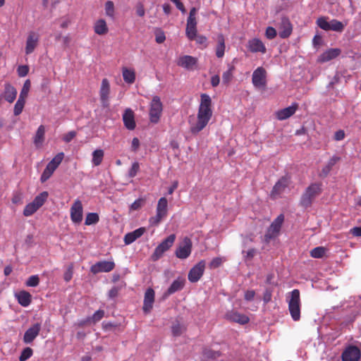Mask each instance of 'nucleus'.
<instances>
[{"instance_id":"nucleus-1","label":"nucleus","mask_w":361,"mask_h":361,"mask_svg":"<svg viewBox=\"0 0 361 361\" xmlns=\"http://www.w3.org/2000/svg\"><path fill=\"white\" fill-rule=\"evenodd\" d=\"M212 114L211 97L207 94H202L197 117H189L190 133L197 135L202 131L209 122Z\"/></svg>"},{"instance_id":"nucleus-2","label":"nucleus","mask_w":361,"mask_h":361,"mask_svg":"<svg viewBox=\"0 0 361 361\" xmlns=\"http://www.w3.org/2000/svg\"><path fill=\"white\" fill-rule=\"evenodd\" d=\"M322 192V183L320 182L312 183L302 193L300 204L305 208L310 207L314 199Z\"/></svg>"},{"instance_id":"nucleus-3","label":"nucleus","mask_w":361,"mask_h":361,"mask_svg":"<svg viewBox=\"0 0 361 361\" xmlns=\"http://www.w3.org/2000/svg\"><path fill=\"white\" fill-rule=\"evenodd\" d=\"M290 298L287 300L288 310L293 321L300 319V293L298 289H294L290 293Z\"/></svg>"},{"instance_id":"nucleus-4","label":"nucleus","mask_w":361,"mask_h":361,"mask_svg":"<svg viewBox=\"0 0 361 361\" xmlns=\"http://www.w3.org/2000/svg\"><path fill=\"white\" fill-rule=\"evenodd\" d=\"M163 111V104L160 97H153L149 105V121L151 123H157L161 118Z\"/></svg>"},{"instance_id":"nucleus-5","label":"nucleus","mask_w":361,"mask_h":361,"mask_svg":"<svg viewBox=\"0 0 361 361\" xmlns=\"http://www.w3.org/2000/svg\"><path fill=\"white\" fill-rule=\"evenodd\" d=\"M284 221V215H279L268 228L264 235V241L269 243L271 240L275 238L280 233L282 224Z\"/></svg>"},{"instance_id":"nucleus-6","label":"nucleus","mask_w":361,"mask_h":361,"mask_svg":"<svg viewBox=\"0 0 361 361\" xmlns=\"http://www.w3.org/2000/svg\"><path fill=\"white\" fill-rule=\"evenodd\" d=\"M168 201L166 197H161L157 203V214L149 219V224L152 226H157L160 221L166 216L168 212Z\"/></svg>"},{"instance_id":"nucleus-7","label":"nucleus","mask_w":361,"mask_h":361,"mask_svg":"<svg viewBox=\"0 0 361 361\" xmlns=\"http://www.w3.org/2000/svg\"><path fill=\"white\" fill-rule=\"evenodd\" d=\"M176 235L171 234L166 238H165L154 250V253L152 255L153 261H157L160 259L164 253L169 250L173 245L176 240Z\"/></svg>"},{"instance_id":"nucleus-8","label":"nucleus","mask_w":361,"mask_h":361,"mask_svg":"<svg viewBox=\"0 0 361 361\" xmlns=\"http://www.w3.org/2000/svg\"><path fill=\"white\" fill-rule=\"evenodd\" d=\"M192 243L190 238L185 237L175 251V255L180 259H187L191 254Z\"/></svg>"},{"instance_id":"nucleus-9","label":"nucleus","mask_w":361,"mask_h":361,"mask_svg":"<svg viewBox=\"0 0 361 361\" xmlns=\"http://www.w3.org/2000/svg\"><path fill=\"white\" fill-rule=\"evenodd\" d=\"M70 216L72 222L80 224L82 221L83 207L80 200H75L70 209Z\"/></svg>"},{"instance_id":"nucleus-10","label":"nucleus","mask_w":361,"mask_h":361,"mask_svg":"<svg viewBox=\"0 0 361 361\" xmlns=\"http://www.w3.org/2000/svg\"><path fill=\"white\" fill-rule=\"evenodd\" d=\"M206 267V262L200 260L189 271L188 278L190 282L196 283L202 276Z\"/></svg>"},{"instance_id":"nucleus-11","label":"nucleus","mask_w":361,"mask_h":361,"mask_svg":"<svg viewBox=\"0 0 361 361\" xmlns=\"http://www.w3.org/2000/svg\"><path fill=\"white\" fill-rule=\"evenodd\" d=\"M267 72L263 67H258L252 73V82L257 88H264L267 85Z\"/></svg>"},{"instance_id":"nucleus-12","label":"nucleus","mask_w":361,"mask_h":361,"mask_svg":"<svg viewBox=\"0 0 361 361\" xmlns=\"http://www.w3.org/2000/svg\"><path fill=\"white\" fill-rule=\"evenodd\" d=\"M110 83L106 78L102 80L99 89V97L102 106L104 108L109 106Z\"/></svg>"},{"instance_id":"nucleus-13","label":"nucleus","mask_w":361,"mask_h":361,"mask_svg":"<svg viewBox=\"0 0 361 361\" xmlns=\"http://www.w3.org/2000/svg\"><path fill=\"white\" fill-rule=\"evenodd\" d=\"M115 268V263L113 261H99L92 265L90 271L93 274L100 272H109Z\"/></svg>"},{"instance_id":"nucleus-14","label":"nucleus","mask_w":361,"mask_h":361,"mask_svg":"<svg viewBox=\"0 0 361 361\" xmlns=\"http://www.w3.org/2000/svg\"><path fill=\"white\" fill-rule=\"evenodd\" d=\"M279 35L282 39L288 38L293 32V26L290 20L286 17L281 18V22L278 27Z\"/></svg>"},{"instance_id":"nucleus-15","label":"nucleus","mask_w":361,"mask_h":361,"mask_svg":"<svg viewBox=\"0 0 361 361\" xmlns=\"http://www.w3.org/2000/svg\"><path fill=\"white\" fill-rule=\"evenodd\" d=\"M343 361H358L360 358V350L354 345L348 347L342 353Z\"/></svg>"},{"instance_id":"nucleus-16","label":"nucleus","mask_w":361,"mask_h":361,"mask_svg":"<svg viewBox=\"0 0 361 361\" xmlns=\"http://www.w3.org/2000/svg\"><path fill=\"white\" fill-rule=\"evenodd\" d=\"M289 178L286 176L281 177L274 185L271 191V197L276 198L284 192L285 189L289 185Z\"/></svg>"},{"instance_id":"nucleus-17","label":"nucleus","mask_w":361,"mask_h":361,"mask_svg":"<svg viewBox=\"0 0 361 361\" xmlns=\"http://www.w3.org/2000/svg\"><path fill=\"white\" fill-rule=\"evenodd\" d=\"M197 63V59L189 55L180 56L176 61V64L178 66L184 68L187 70L195 69Z\"/></svg>"},{"instance_id":"nucleus-18","label":"nucleus","mask_w":361,"mask_h":361,"mask_svg":"<svg viewBox=\"0 0 361 361\" xmlns=\"http://www.w3.org/2000/svg\"><path fill=\"white\" fill-rule=\"evenodd\" d=\"M39 35L37 32L31 31L28 33L26 40L25 54H32L38 44Z\"/></svg>"},{"instance_id":"nucleus-19","label":"nucleus","mask_w":361,"mask_h":361,"mask_svg":"<svg viewBox=\"0 0 361 361\" xmlns=\"http://www.w3.org/2000/svg\"><path fill=\"white\" fill-rule=\"evenodd\" d=\"M41 330V324L36 323L32 325L24 334L23 342L25 343H32L35 338L39 335Z\"/></svg>"},{"instance_id":"nucleus-20","label":"nucleus","mask_w":361,"mask_h":361,"mask_svg":"<svg viewBox=\"0 0 361 361\" xmlns=\"http://www.w3.org/2000/svg\"><path fill=\"white\" fill-rule=\"evenodd\" d=\"M154 290L149 288L145 293L144 302L142 310L145 313H148L151 311L153 307V304L154 302Z\"/></svg>"},{"instance_id":"nucleus-21","label":"nucleus","mask_w":361,"mask_h":361,"mask_svg":"<svg viewBox=\"0 0 361 361\" xmlns=\"http://www.w3.org/2000/svg\"><path fill=\"white\" fill-rule=\"evenodd\" d=\"M298 108L297 103H293L291 106L276 111V118L279 121L286 120L293 116Z\"/></svg>"},{"instance_id":"nucleus-22","label":"nucleus","mask_w":361,"mask_h":361,"mask_svg":"<svg viewBox=\"0 0 361 361\" xmlns=\"http://www.w3.org/2000/svg\"><path fill=\"white\" fill-rule=\"evenodd\" d=\"M226 318L231 322H236L240 324H246L250 321L249 317L245 314L234 311L228 312L226 314Z\"/></svg>"},{"instance_id":"nucleus-23","label":"nucleus","mask_w":361,"mask_h":361,"mask_svg":"<svg viewBox=\"0 0 361 361\" xmlns=\"http://www.w3.org/2000/svg\"><path fill=\"white\" fill-rule=\"evenodd\" d=\"M341 54V49L338 48H332L326 50L319 57L318 61L321 63H325L337 58Z\"/></svg>"},{"instance_id":"nucleus-24","label":"nucleus","mask_w":361,"mask_h":361,"mask_svg":"<svg viewBox=\"0 0 361 361\" xmlns=\"http://www.w3.org/2000/svg\"><path fill=\"white\" fill-rule=\"evenodd\" d=\"M248 49L252 53L260 52L265 54L267 49L264 43L258 38H254L248 41Z\"/></svg>"},{"instance_id":"nucleus-25","label":"nucleus","mask_w":361,"mask_h":361,"mask_svg":"<svg viewBox=\"0 0 361 361\" xmlns=\"http://www.w3.org/2000/svg\"><path fill=\"white\" fill-rule=\"evenodd\" d=\"M123 121L125 127L133 130L135 128L136 124L135 121L134 112L130 109H126L123 115Z\"/></svg>"},{"instance_id":"nucleus-26","label":"nucleus","mask_w":361,"mask_h":361,"mask_svg":"<svg viewBox=\"0 0 361 361\" xmlns=\"http://www.w3.org/2000/svg\"><path fill=\"white\" fill-rule=\"evenodd\" d=\"M146 231L145 227H140L132 232L128 233L124 235L123 241L126 245H130L140 238Z\"/></svg>"},{"instance_id":"nucleus-27","label":"nucleus","mask_w":361,"mask_h":361,"mask_svg":"<svg viewBox=\"0 0 361 361\" xmlns=\"http://www.w3.org/2000/svg\"><path fill=\"white\" fill-rule=\"evenodd\" d=\"M185 283V279L183 277H178L171 283V285L167 289L166 292L164 293V296L167 297L177 291L181 290L183 288Z\"/></svg>"},{"instance_id":"nucleus-28","label":"nucleus","mask_w":361,"mask_h":361,"mask_svg":"<svg viewBox=\"0 0 361 361\" xmlns=\"http://www.w3.org/2000/svg\"><path fill=\"white\" fill-rule=\"evenodd\" d=\"M17 96L16 89L9 82H6L4 85V92L3 97L9 103H13Z\"/></svg>"},{"instance_id":"nucleus-29","label":"nucleus","mask_w":361,"mask_h":361,"mask_svg":"<svg viewBox=\"0 0 361 361\" xmlns=\"http://www.w3.org/2000/svg\"><path fill=\"white\" fill-rule=\"evenodd\" d=\"M196 19H188L186 25V35L190 40H194L197 34Z\"/></svg>"},{"instance_id":"nucleus-30","label":"nucleus","mask_w":361,"mask_h":361,"mask_svg":"<svg viewBox=\"0 0 361 361\" xmlns=\"http://www.w3.org/2000/svg\"><path fill=\"white\" fill-rule=\"evenodd\" d=\"M226 45L225 39L222 34L217 36V44L216 47V56L218 58H222L224 56Z\"/></svg>"},{"instance_id":"nucleus-31","label":"nucleus","mask_w":361,"mask_h":361,"mask_svg":"<svg viewBox=\"0 0 361 361\" xmlns=\"http://www.w3.org/2000/svg\"><path fill=\"white\" fill-rule=\"evenodd\" d=\"M340 160V157L337 156H333L327 162L326 166L323 167L321 171V176L326 177L331 171L333 166Z\"/></svg>"},{"instance_id":"nucleus-32","label":"nucleus","mask_w":361,"mask_h":361,"mask_svg":"<svg viewBox=\"0 0 361 361\" xmlns=\"http://www.w3.org/2000/svg\"><path fill=\"white\" fill-rule=\"evenodd\" d=\"M94 30L96 34L99 35H103L108 32L109 29L106 25V23L103 19H99L96 21L94 26Z\"/></svg>"},{"instance_id":"nucleus-33","label":"nucleus","mask_w":361,"mask_h":361,"mask_svg":"<svg viewBox=\"0 0 361 361\" xmlns=\"http://www.w3.org/2000/svg\"><path fill=\"white\" fill-rule=\"evenodd\" d=\"M45 128L41 125L38 127L35 136L34 137V143L37 147H41L44 140Z\"/></svg>"},{"instance_id":"nucleus-34","label":"nucleus","mask_w":361,"mask_h":361,"mask_svg":"<svg viewBox=\"0 0 361 361\" xmlns=\"http://www.w3.org/2000/svg\"><path fill=\"white\" fill-rule=\"evenodd\" d=\"M18 301L23 307L28 306L31 302L32 296L27 291L22 290L17 295Z\"/></svg>"},{"instance_id":"nucleus-35","label":"nucleus","mask_w":361,"mask_h":361,"mask_svg":"<svg viewBox=\"0 0 361 361\" xmlns=\"http://www.w3.org/2000/svg\"><path fill=\"white\" fill-rule=\"evenodd\" d=\"M104 156V152L102 149H95L92 152V164L94 166H99L103 161Z\"/></svg>"},{"instance_id":"nucleus-36","label":"nucleus","mask_w":361,"mask_h":361,"mask_svg":"<svg viewBox=\"0 0 361 361\" xmlns=\"http://www.w3.org/2000/svg\"><path fill=\"white\" fill-rule=\"evenodd\" d=\"M123 78L126 82L132 84L135 80V73L133 70L123 68L122 71Z\"/></svg>"},{"instance_id":"nucleus-37","label":"nucleus","mask_w":361,"mask_h":361,"mask_svg":"<svg viewBox=\"0 0 361 361\" xmlns=\"http://www.w3.org/2000/svg\"><path fill=\"white\" fill-rule=\"evenodd\" d=\"M48 192L46 191H44L37 195L35 199L32 201V203L39 209L46 202L47 197H48Z\"/></svg>"},{"instance_id":"nucleus-38","label":"nucleus","mask_w":361,"mask_h":361,"mask_svg":"<svg viewBox=\"0 0 361 361\" xmlns=\"http://www.w3.org/2000/svg\"><path fill=\"white\" fill-rule=\"evenodd\" d=\"M234 70V66H228V69L226 71H225L222 75V81L224 84L228 85L231 82L233 77V75Z\"/></svg>"},{"instance_id":"nucleus-39","label":"nucleus","mask_w":361,"mask_h":361,"mask_svg":"<svg viewBox=\"0 0 361 361\" xmlns=\"http://www.w3.org/2000/svg\"><path fill=\"white\" fill-rule=\"evenodd\" d=\"M99 221V216L97 213L90 212L87 213L85 220V224L86 226H90L96 224Z\"/></svg>"},{"instance_id":"nucleus-40","label":"nucleus","mask_w":361,"mask_h":361,"mask_svg":"<svg viewBox=\"0 0 361 361\" xmlns=\"http://www.w3.org/2000/svg\"><path fill=\"white\" fill-rule=\"evenodd\" d=\"M105 13L107 16L111 18H114L115 16V8L114 4L112 1H107L104 5Z\"/></svg>"},{"instance_id":"nucleus-41","label":"nucleus","mask_w":361,"mask_h":361,"mask_svg":"<svg viewBox=\"0 0 361 361\" xmlns=\"http://www.w3.org/2000/svg\"><path fill=\"white\" fill-rule=\"evenodd\" d=\"M344 25L338 20L333 19L330 21L329 30L341 32L344 29Z\"/></svg>"},{"instance_id":"nucleus-42","label":"nucleus","mask_w":361,"mask_h":361,"mask_svg":"<svg viewBox=\"0 0 361 361\" xmlns=\"http://www.w3.org/2000/svg\"><path fill=\"white\" fill-rule=\"evenodd\" d=\"M30 87H31L30 80L29 79H27L25 81V82L23 84V88L20 91L18 98L25 100L28 95V92L30 90Z\"/></svg>"},{"instance_id":"nucleus-43","label":"nucleus","mask_w":361,"mask_h":361,"mask_svg":"<svg viewBox=\"0 0 361 361\" xmlns=\"http://www.w3.org/2000/svg\"><path fill=\"white\" fill-rule=\"evenodd\" d=\"M326 248L324 247H317L310 251V256L313 258H322L326 252Z\"/></svg>"},{"instance_id":"nucleus-44","label":"nucleus","mask_w":361,"mask_h":361,"mask_svg":"<svg viewBox=\"0 0 361 361\" xmlns=\"http://www.w3.org/2000/svg\"><path fill=\"white\" fill-rule=\"evenodd\" d=\"M54 171H55V170L53 168H51L49 165H47L46 168L44 169V170L41 176V178H40L41 182L42 183L46 182L52 176V174L54 173Z\"/></svg>"},{"instance_id":"nucleus-45","label":"nucleus","mask_w":361,"mask_h":361,"mask_svg":"<svg viewBox=\"0 0 361 361\" xmlns=\"http://www.w3.org/2000/svg\"><path fill=\"white\" fill-rule=\"evenodd\" d=\"M38 207L35 206L32 202L27 204L23 210V215L25 216H32L35 212H36L38 210Z\"/></svg>"},{"instance_id":"nucleus-46","label":"nucleus","mask_w":361,"mask_h":361,"mask_svg":"<svg viewBox=\"0 0 361 361\" xmlns=\"http://www.w3.org/2000/svg\"><path fill=\"white\" fill-rule=\"evenodd\" d=\"M185 328L179 323L173 324L171 326V332L173 336H180L185 331Z\"/></svg>"},{"instance_id":"nucleus-47","label":"nucleus","mask_w":361,"mask_h":361,"mask_svg":"<svg viewBox=\"0 0 361 361\" xmlns=\"http://www.w3.org/2000/svg\"><path fill=\"white\" fill-rule=\"evenodd\" d=\"M25 100L20 99V98L18 99V100L14 106V109H13V113H14L15 116H18L22 113L24 106H25Z\"/></svg>"},{"instance_id":"nucleus-48","label":"nucleus","mask_w":361,"mask_h":361,"mask_svg":"<svg viewBox=\"0 0 361 361\" xmlns=\"http://www.w3.org/2000/svg\"><path fill=\"white\" fill-rule=\"evenodd\" d=\"M317 24L321 29L326 30V31L329 30L330 22L327 21L326 18H325V17L319 18L317 20Z\"/></svg>"},{"instance_id":"nucleus-49","label":"nucleus","mask_w":361,"mask_h":361,"mask_svg":"<svg viewBox=\"0 0 361 361\" xmlns=\"http://www.w3.org/2000/svg\"><path fill=\"white\" fill-rule=\"evenodd\" d=\"M33 353V350L31 348L27 347L24 348L19 357L20 361H26L29 359Z\"/></svg>"},{"instance_id":"nucleus-50","label":"nucleus","mask_w":361,"mask_h":361,"mask_svg":"<svg viewBox=\"0 0 361 361\" xmlns=\"http://www.w3.org/2000/svg\"><path fill=\"white\" fill-rule=\"evenodd\" d=\"M140 171V164L137 161L133 163L131 168L128 171V176L134 178Z\"/></svg>"},{"instance_id":"nucleus-51","label":"nucleus","mask_w":361,"mask_h":361,"mask_svg":"<svg viewBox=\"0 0 361 361\" xmlns=\"http://www.w3.org/2000/svg\"><path fill=\"white\" fill-rule=\"evenodd\" d=\"M39 283V279L38 276L33 275L28 278L27 281H26V286L30 287H36L38 286Z\"/></svg>"},{"instance_id":"nucleus-52","label":"nucleus","mask_w":361,"mask_h":361,"mask_svg":"<svg viewBox=\"0 0 361 361\" xmlns=\"http://www.w3.org/2000/svg\"><path fill=\"white\" fill-rule=\"evenodd\" d=\"M29 66L27 65L19 66L17 68V73L19 77L23 78L26 76L29 73Z\"/></svg>"},{"instance_id":"nucleus-53","label":"nucleus","mask_w":361,"mask_h":361,"mask_svg":"<svg viewBox=\"0 0 361 361\" xmlns=\"http://www.w3.org/2000/svg\"><path fill=\"white\" fill-rule=\"evenodd\" d=\"M203 355L207 358L215 359L220 356V353L218 351H214L211 349H204Z\"/></svg>"},{"instance_id":"nucleus-54","label":"nucleus","mask_w":361,"mask_h":361,"mask_svg":"<svg viewBox=\"0 0 361 361\" xmlns=\"http://www.w3.org/2000/svg\"><path fill=\"white\" fill-rule=\"evenodd\" d=\"M104 317V311L102 310H99L96 311L92 317H91V320L93 323L98 322Z\"/></svg>"},{"instance_id":"nucleus-55","label":"nucleus","mask_w":361,"mask_h":361,"mask_svg":"<svg viewBox=\"0 0 361 361\" xmlns=\"http://www.w3.org/2000/svg\"><path fill=\"white\" fill-rule=\"evenodd\" d=\"M73 274V264H71L68 268L66 272L63 275V279L66 282H68L71 280Z\"/></svg>"},{"instance_id":"nucleus-56","label":"nucleus","mask_w":361,"mask_h":361,"mask_svg":"<svg viewBox=\"0 0 361 361\" xmlns=\"http://www.w3.org/2000/svg\"><path fill=\"white\" fill-rule=\"evenodd\" d=\"M277 35L276 30L273 27H267L265 31V36L269 39H272Z\"/></svg>"},{"instance_id":"nucleus-57","label":"nucleus","mask_w":361,"mask_h":361,"mask_svg":"<svg viewBox=\"0 0 361 361\" xmlns=\"http://www.w3.org/2000/svg\"><path fill=\"white\" fill-rule=\"evenodd\" d=\"M222 262L221 257H215L210 262L209 267L210 269H216L221 265Z\"/></svg>"},{"instance_id":"nucleus-58","label":"nucleus","mask_w":361,"mask_h":361,"mask_svg":"<svg viewBox=\"0 0 361 361\" xmlns=\"http://www.w3.org/2000/svg\"><path fill=\"white\" fill-rule=\"evenodd\" d=\"M76 136V132L74 130L70 131L63 135V140L65 142H70Z\"/></svg>"},{"instance_id":"nucleus-59","label":"nucleus","mask_w":361,"mask_h":361,"mask_svg":"<svg viewBox=\"0 0 361 361\" xmlns=\"http://www.w3.org/2000/svg\"><path fill=\"white\" fill-rule=\"evenodd\" d=\"M143 204L142 199H137L133 203L131 204L130 208L131 210L135 211L140 209Z\"/></svg>"},{"instance_id":"nucleus-60","label":"nucleus","mask_w":361,"mask_h":361,"mask_svg":"<svg viewBox=\"0 0 361 361\" xmlns=\"http://www.w3.org/2000/svg\"><path fill=\"white\" fill-rule=\"evenodd\" d=\"M165 39L166 37L164 32L159 30L157 33H156L155 40L157 43L161 44L165 41Z\"/></svg>"},{"instance_id":"nucleus-61","label":"nucleus","mask_w":361,"mask_h":361,"mask_svg":"<svg viewBox=\"0 0 361 361\" xmlns=\"http://www.w3.org/2000/svg\"><path fill=\"white\" fill-rule=\"evenodd\" d=\"M102 326H103V329L105 330V331H108V330H111L116 327H118V324H114V323H111V322H104L102 323Z\"/></svg>"},{"instance_id":"nucleus-62","label":"nucleus","mask_w":361,"mask_h":361,"mask_svg":"<svg viewBox=\"0 0 361 361\" xmlns=\"http://www.w3.org/2000/svg\"><path fill=\"white\" fill-rule=\"evenodd\" d=\"M245 257L246 259L251 260L256 254V250L255 248H251L245 252Z\"/></svg>"},{"instance_id":"nucleus-63","label":"nucleus","mask_w":361,"mask_h":361,"mask_svg":"<svg viewBox=\"0 0 361 361\" xmlns=\"http://www.w3.org/2000/svg\"><path fill=\"white\" fill-rule=\"evenodd\" d=\"M136 13L137 16H139L140 17H142L145 16V8H144V6L141 3L137 4L136 6Z\"/></svg>"},{"instance_id":"nucleus-64","label":"nucleus","mask_w":361,"mask_h":361,"mask_svg":"<svg viewBox=\"0 0 361 361\" xmlns=\"http://www.w3.org/2000/svg\"><path fill=\"white\" fill-rule=\"evenodd\" d=\"M12 202L16 204H20L23 203L22 195L20 193H16L12 197Z\"/></svg>"}]
</instances>
